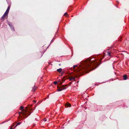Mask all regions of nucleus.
<instances>
[{
  "label": "nucleus",
  "mask_w": 129,
  "mask_h": 129,
  "mask_svg": "<svg viewBox=\"0 0 129 129\" xmlns=\"http://www.w3.org/2000/svg\"><path fill=\"white\" fill-rule=\"evenodd\" d=\"M105 56V54H100L90 57L85 61L80 62V65L75 73L77 76H80L89 71L93 70L100 65L99 63Z\"/></svg>",
  "instance_id": "obj_1"
},
{
  "label": "nucleus",
  "mask_w": 129,
  "mask_h": 129,
  "mask_svg": "<svg viewBox=\"0 0 129 129\" xmlns=\"http://www.w3.org/2000/svg\"><path fill=\"white\" fill-rule=\"evenodd\" d=\"M76 75L72 73H69L65 75V79H69V81L74 80L76 78Z\"/></svg>",
  "instance_id": "obj_2"
},
{
  "label": "nucleus",
  "mask_w": 129,
  "mask_h": 129,
  "mask_svg": "<svg viewBox=\"0 0 129 129\" xmlns=\"http://www.w3.org/2000/svg\"><path fill=\"white\" fill-rule=\"evenodd\" d=\"M7 24L10 27L11 29H12V30L13 31H15V29L14 28V27L12 24L11 22H10V21H8V20H7Z\"/></svg>",
  "instance_id": "obj_3"
},
{
  "label": "nucleus",
  "mask_w": 129,
  "mask_h": 129,
  "mask_svg": "<svg viewBox=\"0 0 129 129\" xmlns=\"http://www.w3.org/2000/svg\"><path fill=\"white\" fill-rule=\"evenodd\" d=\"M123 80H125L128 78L126 74H124L123 76Z\"/></svg>",
  "instance_id": "obj_4"
},
{
  "label": "nucleus",
  "mask_w": 129,
  "mask_h": 129,
  "mask_svg": "<svg viewBox=\"0 0 129 129\" xmlns=\"http://www.w3.org/2000/svg\"><path fill=\"white\" fill-rule=\"evenodd\" d=\"M7 15L6 14H5V13H4L3 15L1 17V20L3 21L4 20L5 18Z\"/></svg>",
  "instance_id": "obj_5"
},
{
  "label": "nucleus",
  "mask_w": 129,
  "mask_h": 129,
  "mask_svg": "<svg viewBox=\"0 0 129 129\" xmlns=\"http://www.w3.org/2000/svg\"><path fill=\"white\" fill-rule=\"evenodd\" d=\"M65 106L66 107H70L71 106V105L68 103H66L65 104Z\"/></svg>",
  "instance_id": "obj_6"
},
{
  "label": "nucleus",
  "mask_w": 129,
  "mask_h": 129,
  "mask_svg": "<svg viewBox=\"0 0 129 129\" xmlns=\"http://www.w3.org/2000/svg\"><path fill=\"white\" fill-rule=\"evenodd\" d=\"M66 88L64 86H62L61 88H59L58 89V91H61L63 90L66 89Z\"/></svg>",
  "instance_id": "obj_7"
},
{
  "label": "nucleus",
  "mask_w": 129,
  "mask_h": 129,
  "mask_svg": "<svg viewBox=\"0 0 129 129\" xmlns=\"http://www.w3.org/2000/svg\"><path fill=\"white\" fill-rule=\"evenodd\" d=\"M54 41V40H53V39H52L51 40V41L50 43V44L49 45H50V44H51V43H52V42H53ZM49 45H49L47 47V48H46V50H45V51H44V52H43V54H42V56H42V55H43V54H44V52L45 51V50L47 49L48 48V47H49Z\"/></svg>",
  "instance_id": "obj_8"
},
{
  "label": "nucleus",
  "mask_w": 129,
  "mask_h": 129,
  "mask_svg": "<svg viewBox=\"0 0 129 129\" xmlns=\"http://www.w3.org/2000/svg\"><path fill=\"white\" fill-rule=\"evenodd\" d=\"M62 69L61 68H60L57 70V71L59 73H61V72Z\"/></svg>",
  "instance_id": "obj_9"
},
{
  "label": "nucleus",
  "mask_w": 129,
  "mask_h": 129,
  "mask_svg": "<svg viewBox=\"0 0 129 129\" xmlns=\"http://www.w3.org/2000/svg\"><path fill=\"white\" fill-rule=\"evenodd\" d=\"M9 10H10L7 9L5 13V14H6L7 15H8L9 12Z\"/></svg>",
  "instance_id": "obj_10"
},
{
  "label": "nucleus",
  "mask_w": 129,
  "mask_h": 129,
  "mask_svg": "<svg viewBox=\"0 0 129 129\" xmlns=\"http://www.w3.org/2000/svg\"><path fill=\"white\" fill-rule=\"evenodd\" d=\"M37 88V87H36L34 85V87L33 88V89L32 90V92H34Z\"/></svg>",
  "instance_id": "obj_11"
},
{
  "label": "nucleus",
  "mask_w": 129,
  "mask_h": 129,
  "mask_svg": "<svg viewBox=\"0 0 129 129\" xmlns=\"http://www.w3.org/2000/svg\"><path fill=\"white\" fill-rule=\"evenodd\" d=\"M107 54L108 55V56L110 57H111V53L109 52V51H108L107 52Z\"/></svg>",
  "instance_id": "obj_12"
},
{
  "label": "nucleus",
  "mask_w": 129,
  "mask_h": 129,
  "mask_svg": "<svg viewBox=\"0 0 129 129\" xmlns=\"http://www.w3.org/2000/svg\"><path fill=\"white\" fill-rule=\"evenodd\" d=\"M21 122H19L17 124H16V125L15 126V127L17 126L18 125H19L21 123Z\"/></svg>",
  "instance_id": "obj_13"
},
{
  "label": "nucleus",
  "mask_w": 129,
  "mask_h": 129,
  "mask_svg": "<svg viewBox=\"0 0 129 129\" xmlns=\"http://www.w3.org/2000/svg\"><path fill=\"white\" fill-rule=\"evenodd\" d=\"M24 107L23 106H21L20 107V110L21 111H23L24 110Z\"/></svg>",
  "instance_id": "obj_14"
},
{
  "label": "nucleus",
  "mask_w": 129,
  "mask_h": 129,
  "mask_svg": "<svg viewBox=\"0 0 129 129\" xmlns=\"http://www.w3.org/2000/svg\"><path fill=\"white\" fill-rule=\"evenodd\" d=\"M57 83H58V82H57V81H54L53 82V83L55 85L57 84Z\"/></svg>",
  "instance_id": "obj_15"
},
{
  "label": "nucleus",
  "mask_w": 129,
  "mask_h": 129,
  "mask_svg": "<svg viewBox=\"0 0 129 129\" xmlns=\"http://www.w3.org/2000/svg\"><path fill=\"white\" fill-rule=\"evenodd\" d=\"M10 7H11V5H9L7 8V9L10 10Z\"/></svg>",
  "instance_id": "obj_16"
},
{
  "label": "nucleus",
  "mask_w": 129,
  "mask_h": 129,
  "mask_svg": "<svg viewBox=\"0 0 129 129\" xmlns=\"http://www.w3.org/2000/svg\"><path fill=\"white\" fill-rule=\"evenodd\" d=\"M77 65H74L73 67V68L74 69L75 67H77Z\"/></svg>",
  "instance_id": "obj_17"
},
{
  "label": "nucleus",
  "mask_w": 129,
  "mask_h": 129,
  "mask_svg": "<svg viewBox=\"0 0 129 129\" xmlns=\"http://www.w3.org/2000/svg\"><path fill=\"white\" fill-rule=\"evenodd\" d=\"M43 120L45 122L47 121V119L46 118H45L43 119Z\"/></svg>",
  "instance_id": "obj_18"
},
{
  "label": "nucleus",
  "mask_w": 129,
  "mask_h": 129,
  "mask_svg": "<svg viewBox=\"0 0 129 129\" xmlns=\"http://www.w3.org/2000/svg\"><path fill=\"white\" fill-rule=\"evenodd\" d=\"M64 15H65V16H66V15H68V14L67 13V12H66V13H65L64 14Z\"/></svg>",
  "instance_id": "obj_19"
},
{
  "label": "nucleus",
  "mask_w": 129,
  "mask_h": 129,
  "mask_svg": "<svg viewBox=\"0 0 129 129\" xmlns=\"http://www.w3.org/2000/svg\"><path fill=\"white\" fill-rule=\"evenodd\" d=\"M62 84V83H61V82H60V83H59V84H60V85H61V84Z\"/></svg>",
  "instance_id": "obj_20"
},
{
  "label": "nucleus",
  "mask_w": 129,
  "mask_h": 129,
  "mask_svg": "<svg viewBox=\"0 0 129 129\" xmlns=\"http://www.w3.org/2000/svg\"><path fill=\"white\" fill-rule=\"evenodd\" d=\"M59 66H61V64H60H60H59Z\"/></svg>",
  "instance_id": "obj_21"
},
{
  "label": "nucleus",
  "mask_w": 129,
  "mask_h": 129,
  "mask_svg": "<svg viewBox=\"0 0 129 129\" xmlns=\"http://www.w3.org/2000/svg\"><path fill=\"white\" fill-rule=\"evenodd\" d=\"M58 81H60L59 80H58ZM61 81H64V80H61Z\"/></svg>",
  "instance_id": "obj_22"
},
{
  "label": "nucleus",
  "mask_w": 129,
  "mask_h": 129,
  "mask_svg": "<svg viewBox=\"0 0 129 129\" xmlns=\"http://www.w3.org/2000/svg\"><path fill=\"white\" fill-rule=\"evenodd\" d=\"M48 97L47 98H49V96H48V97Z\"/></svg>",
  "instance_id": "obj_23"
},
{
  "label": "nucleus",
  "mask_w": 129,
  "mask_h": 129,
  "mask_svg": "<svg viewBox=\"0 0 129 129\" xmlns=\"http://www.w3.org/2000/svg\"><path fill=\"white\" fill-rule=\"evenodd\" d=\"M10 129H12V128H11Z\"/></svg>",
  "instance_id": "obj_24"
},
{
  "label": "nucleus",
  "mask_w": 129,
  "mask_h": 129,
  "mask_svg": "<svg viewBox=\"0 0 129 129\" xmlns=\"http://www.w3.org/2000/svg\"><path fill=\"white\" fill-rule=\"evenodd\" d=\"M78 81H77V83H78Z\"/></svg>",
  "instance_id": "obj_25"
},
{
  "label": "nucleus",
  "mask_w": 129,
  "mask_h": 129,
  "mask_svg": "<svg viewBox=\"0 0 129 129\" xmlns=\"http://www.w3.org/2000/svg\"><path fill=\"white\" fill-rule=\"evenodd\" d=\"M105 83V82H103V83Z\"/></svg>",
  "instance_id": "obj_26"
}]
</instances>
